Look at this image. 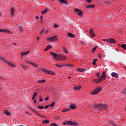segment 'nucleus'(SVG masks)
Returning a JSON list of instances; mask_svg holds the SVG:
<instances>
[{
  "mask_svg": "<svg viewBox=\"0 0 126 126\" xmlns=\"http://www.w3.org/2000/svg\"><path fill=\"white\" fill-rule=\"evenodd\" d=\"M59 58H60L61 60H64V61H65V60H66V57L63 55H59Z\"/></svg>",
  "mask_w": 126,
  "mask_h": 126,
  "instance_id": "nucleus-23",
  "label": "nucleus"
},
{
  "mask_svg": "<svg viewBox=\"0 0 126 126\" xmlns=\"http://www.w3.org/2000/svg\"><path fill=\"white\" fill-rule=\"evenodd\" d=\"M122 93V94H126V88L123 90Z\"/></svg>",
  "mask_w": 126,
  "mask_h": 126,
  "instance_id": "nucleus-39",
  "label": "nucleus"
},
{
  "mask_svg": "<svg viewBox=\"0 0 126 126\" xmlns=\"http://www.w3.org/2000/svg\"><path fill=\"white\" fill-rule=\"evenodd\" d=\"M99 109H100V110H107L108 106L107 104H100Z\"/></svg>",
  "mask_w": 126,
  "mask_h": 126,
  "instance_id": "nucleus-7",
  "label": "nucleus"
},
{
  "mask_svg": "<svg viewBox=\"0 0 126 126\" xmlns=\"http://www.w3.org/2000/svg\"><path fill=\"white\" fill-rule=\"evenodd\" d=\"M95 51H96V47H94V48H93L92 52H93V53H95Z\"/></svg>",
  "mask_w": 126,
  "mask_h": 126,
  "instance_id": "nucleus-42",
  "label": "nucleus"
},
{
  "mask_svg": "<svg viewBox=\"0 0 126 126\" xmlns=\"http://www.w3.org/2000/svg\"><path fill=\"white\" fill-rule=\"evenodd\" d=\"M35 18L36 19H39V16H37Z\"/></svg>",
  "mask_w": 126,
  "mask_h": 126,
  "instance_id": "nucleus-63",
  "label": "nucleus"
},
{
  "mask_svg": "<svg viewBox=\"0 0 126 126\" xmlns=\"http://www.w3.org/2000/svg\"><path fill=\"white\" fill-rule=\"evenodd\" d=\"M26 114H28V115H30V116H32V114L29 113L28 112H27V111H26Z\"/></svg>",
  "mask_w": 126,
  "mask_h": 126,
  "instance_id": "nucleus-53",
  "label": "nucleus"
},
{
  "mask_svg": "<svg viewBox=\"0 0 126 126\" xmlns=\"http://www.w3.org/2000/svg\"><path fill=\"white\" fill-rule=\"evenodd\" d=\"M0 60L2 61L3 62V63H6L8 61H7L6 60H5L2 56H0Z\"/></svg>",
  "mask_w": 126,
  "mask_h": 126,
  "instance_id": "nucleus-19",
  "label": "nucleus"
},
{
  "mask_svg": "<svg viewBox=\"0 0 126 126\" xmlns=\"http://www.w3.org/2000/svg\"><path fill=\"white\" fill-rule=\"evenodd\" d=\"M96 76L99 77V76H100V73H97L96 74Z\"/></svg>",
  "mask_w": 126,
  "mask_h": 126,
  "instance_id": "nucleus-50",
  "label": "nucleus"
},
{
  "mask_svg": "<svg viewBox=\"0 0 126 126\" xmlns=\"http://www.w3.org/2000/svg\"><path fill=\"white\" fill-rule=\"evenodd\" d=\"M112 76L113 77H115V78H119V74L115 73V72H112L111 73Z\"/></svg>",
  "mask_w": 126,
  "mask_h": 126,
  "instance_id": "nucleus-13",
  "label": "nucleus"
},
{
  "mask_svg": "<svg viewBox=\"0 0 126 126\" xmlns=\"http://www.w3.org/2000/svg\"><path fill=\"white\" fill-rule=\"evenodd\" d=\"M50 126H59V125H57V124L55 123H52L50 124Z\"/></svg>",
  "mask_w": 126,
  "mask_h": 126,
  "instance_id": "nucleus-40",
  "label": "nucleus"
},
{
  "mask_svg": "<svg viewBox=\"0 0 126 126\" xmlns=\"http://www.w3.org/2000/svg\"><path fill=\"white\" fill-rule=\"evenodd\" d=\"M37 96V93H34L32 95V99L34 100L35 98H36V96Z\"/></svg>",
  "mask_w": 126,
  "mask_h": 126,
  "instance_id": "nucleus-33",
  "label": "nucleus"
},
{
  "mask_svg": "<svg viewBox=\"0 0 126 126\" xmlns=\"http://www.w3.org/2000/svg\"><path fill=\"white\" fill-rule=\"evenodd\" d=\"M63 126H78V123L72 121H67L63 123Z\"/></svg>",
  "mask_w": 126,
  "mask_h": 126,
  "instance_id": "nucleus-1",
  "label": "nucleus"
},
{
  "mask_svg": "<svg viewBox=\"0 0 126 126\" xmlns=\"http://www.w3.org/2000/svg\"><path fill=\"white\" fill-rule=\"evenodd\" d=\"M18 28L20 29V31L21 32H22V31H23V27H22V25H21L20 24H19L18 25Z\"/></svg>",
  "mask_w": 126,
  "mask_h": 126,
  "instance_id": "nucleus-25",
  "label": "nucleus"
},
{
  "mask_svg": "<svg viewBox=\"0 0 126 126\" xmlns=\"http://www.w3.org/2000/svg\"><path fill=\"white\" fill-rule=\"evenodd\" d=\"M3 113L6 116H11V113L6 110H4Z\"/></svg>",
  "mask_w": 126,
  "mask_h": 126,
  "instance_id": "nucleus-14",
  "label": "nucleus"
},
{
  "mask_svg": "<svg viewBox=\"0 0 126 126\" xmlns=\"http://www.w3.org/2000/svg\"><path fill=\"white\" fill-rule=\"evenodd\" d=\"M101 90H102V88L100 87L97 88L94 91L91 92V95H96V94H99Z\"/></svg>",
  "mask_w": 126,
  "mask_h": 126,
  "instance_id": "nucleus-4",
  "label": "nucleus"
},
{
  "mask_svg": "<svg viewBox=\"0 0 126 126\" xmlns=\"http://www.w3.org/2000/svg\"><path fill=\"white\" fill-rule=\"evenodd\" d=\"M33 103L34 104H36V99H34V100H33Z\"/></svg>",
  "mask_w": 126,
  "mask_h": 126,
  "instance_id": "nucleus-60",
  "label": "nucleus"
},
{
  "mask_svg": "<svg viewBox=\"0 0 126 126\" xmlns=\"http://www.w3.org/2000/svg\"><path fill=\"white\" fill-rule=\"evenodd\" d=\"M54 28H58V27H59V25H54Z\"/></svg>",
  "mask_w": 126,
  "mask_h": 126,
  "instance_id": "nucleus-46",
  "label": "nucleus"
},
{
  "mask_svg": "<svg viewBox=\"0 0 126 126\" xmlns=\"http://www.w3.org/2000/svg\"><path fill=\"white\" fill-rule=\"evenodd\" d=\"M37 116H38V117H40V116H41V115H40V114L38 113L37 114Z\"/></svg>",
  "mask_w": 126,
  "mask_h": 126,
  "instance_id": "nucleus-62",
  "label": "nucleus"
},
{
  "mask_svg": "<svg viewBox=\"0 0 126 126\" xmlns=\"http://www.w3.org/2000/svg\"><path fill=\"white\" fill-rule=\"evenodd\" d=\"M58 67H63V65H58Z\"/></svg>",
  "mask_w": 126,
  "mask_h": 126,
  "instance_id": "nucleus-49",
  "label": "nucleus"
},
{
  "mask_svg": "<svg viewBox=\"0 0 126 126\" xmlns=\"http://www.w3.org/2000/svg\"><path fill=\"white\" fill-rule=\"evenodd\" d=\"M61 3H65L66 5H67V1L65 0H58Z\"/></svg>",
  "mask_w": 126,
  "mask_h": 126,
  "instance_id": "nucleus-27",
  "label": "nucleus"
},
{
  "mask_svg": "<svg viewBox=\"0 0 126 126\" xmlns=\"http://www.w3.org/2000/svg\"><path fill=\"white\" fill-rule=\"evenodd\" d=\"M47 47L48 48V50L50 49H52V46L51 45H48Z\"/></svg>",
  "mask_w": 126,
  "mask_h": 126,
  "instance_id": "nucleus-44",
  "label": "nucleus"
},
{
  "mask_svg": "<svg viewBox=\"0 0 126 126\" xmlns=\"http://www.w3.org/2000/svg\"><path fill=\"white\" fill-rule=\"evenodd\" d=\"M67 35L70 38H75V35L73 33H68Z\"/></svg>",
  "mask_w": 126,
  "mask_h": 126,
  "instance_id": "nucleus-20",
  "label": "nucleus"
},
{
  "mask_svg": "<svg viewBox=\"0 0 126 126\" xmlns=\"http://www.w3.org/2000/svg\"><path fill=\"white\" fill-rule=\"evenodd\" d=\"M104 3H108V2H107L106 0L103 1Z\"/></svg>",
  "mask_w": 126,
  "mask_h": 126,
  "instance_id": "nucleus-59",
  "label": "nucleus"
},
{
  "mask_svg": "<svg viewBox=\"0 0 126 126\" xmlns=\"http://www.w3.org/2000/svg\"><path fill=\"white\" fill-rule=\"evenodd\" d=\"M77 71H80V72H83V71H86L85 68H78L77 69Z\"/></svg>",
  "mask_w": 126,
  "mask_h": 126,
  "instance_id": "nucleus-26",
  "label": "nucleus"
},
{
  "mask_svg": "<svg viewBox=\"0 0 126 126\" xmlns=\"http://www.w3.org/2000/svg\"><path fill=\"white\" fill-rule=\"evenodd\" d=\"M86 1L88 2V3H90L92 1V0H86Z\"/></svg>",
  "mask_w": 126,
  "mask_h": 126,
  "instance_id": "nucleus-45",
  "label": "nucleus"
},
{
  "mask_svg": "<svg viewBox=\"0 0 126 126\" xmlns=\"http://www.w3.org/2000/svg\"><path fill=\"white\" fill-rule=\"evenodd\" d=\"M98 58H99V59H101V58H102L101 57V55L100 54H98Z\"/></svg>",
  "mask_w": 126,
  "mask_h": 126,
  "instance_id": "nucleus-55",
  "label": "nucleus"
},
{
  "mask_svg": "<svg viewBox=\"0 0 126 126\" xmlns=\"http://www.w3.org/2000/svg\"><path fill=\"white\" fill-rule=\"evenodd\" d=\"M0 60L2 61L3 62V63H6L8 61H7L6 60H5L2 56H0Z\"/></svg>",
  "mask_w": 126,
  "mask_h": 126,
  "instance_id": "nucleus-18",
  "label": "nucleus"
},
{
  "mask_svg": "<svg viewBox=\"0 0 126 126\" xmlns=\"http://www.w3.org/2000/svg\"><path fill=\"white\" fill-rule=\"evenodd\" d=\"M20 66H21L22 68H23V69H24V70H27V69H28V68H29V66L26 65H23L21 64L20 65Z\"/></svg>",
  "mask_w": 126,
  "mask_h": 126,
  "instance_id": "nucleus-10",
  "label": "nucleus"
},
{
  "mask_svg": "<svg viewBox=\"0 0 126 126\" xmlns=\"http://www.w3.org/2000/svg\"><path fill=\"white\" fill-rule=\"evenodd\" d=\"M41 71H43V72L45 73L46 74H51V75H55V74H56L55 72H54L51 70H49L45 69H41Z\"/></svg>",
  "mask_w": 126,
  "mask_h": 126,
  "instance_id": "nucleus-2",
  "label": "nucleus"
},
{
  "mask_svg": "<svg viewBox=\"0 0 126 126\" xmlns=\"http://www.w3.org/2000/svg\"><path fill=\"white\" fill-rule=\"evenodd\" d=\"M37 40L38 41H39V40H40V37H39V36H37Z\"/></svg>",
  "mask_w": 126,
  "mask_h": 126,
  "instance_id": "nucleus-61",
  "label": "nucleus"
},
{
  "mask_svg": "<svg viewBox=\"0 0 126 126\" xmlns=\"http://www.w3.org/2000/svg\"><path fill=\"white\" fill-rule=\"evenodd\" d=\"M40 118H45V116H40Z\"/></svg>",
  "mask_w": 126,
  "mask_h": 126,
  "instance_id": "nucleus-64",
  "label": "nucleus"
},
{
  "mask_svg": "<svg viewBox=\"0 0 126 126\" xmlns=\"http://www.w3.org/2000/svg\"><path fill=\"white\" fill-rule=\"evenodd\" d=\"M98 60L97 59H95L93 60V64L94 65H96V62H97Z\"/></svg>",
  "mask_w": 126,
  "mask_h": 126,
  "instance_id": "nucleus-34",
  "label": "nucleus"
},
{
  "mask_svg": "<svg viewBox=\"0 0 126 126\" xmlns=\"http://www.w3.org/2000/svg\"><path fill=\"white\" fill-rule=\"evenodd\" d=\"M49 49H48V47H47L46 48H45V49H44V52H47V51H48Z\"/></svg>",
  "mask_w": 126,
  "mask_h": 126,
  "instance_id": "nucleus-52",
  "label": "nucleus"
},
{
  "mask_svg": "<svg viewBox=\"0 0 126 126\" xmlns=\"http://www.w3.org/2000/svg\"><path fill=\"white\" fill-rule=\"evenodd\" d=\"M63 51L66 53V54H68V52L66 50V48L65 47H63Z\"/></svg>",
  "mask_w": 126,
  "mask_h": 126,
  "instance_id": "nucleus-38",
  "label": "nucleus"
},
{
  "mask_svg": "<svg viewBox=\"0 0 126 126\" xmlns=\"http://www.w3.org/2000/svg\"><path fill=\"white\" fill-rule=\"evenodd\" d=\"M34 113L35 115H38V112H37L36 110L35 111V112Z\"/></svg>",
  "mask_w": 126,
  "mask_h": 126,
  "instance_id": "nucleus-54",
  "label": "nucleus"
},
{
  "mask_svg": "<svg viewBox=\"0 0 126 126\" xmlns=\"http://www.w3.org/2000/svg\"><path fill=\"white\" fill-rule=\"evenodd\" d=\"M40 19H41V20H43V16H40Z\"/></svg>",
  "mask_w": 126,
  "mask_h": 126,
  "instance_id": "nucleus-57",
  "label": "nucleus"
},
{
  "mask_svg": "<svg viewBox=\"0 0 126 126\" xmlns=\"http://www.w3.org/2000/svg\"><path fill=\"white\" fill-rule=\"evenodd\" d=\"M81 45H84V42L81 41Z\"/></svg>",
  "mask_w": 126,
  "mask_h": 126,
  "instance_id": "nucleus-56",
  "label": "nucleus"
},
{
  "mask_svg": "<svg viewBox=\"0 0 126 126\" xmlns=\"http://www.w3.org/2000/svg\"><path fill=\"white\" fill-rule=\"evenodd\" d=\"M82 88V87H81V86H78L74 87H73V89H74V90H78V91H79V90H80V89H81Z\"/></svg>",
  "mask_w": 126,
  "mask_h": 126,
  "instance_id": "nucleus-21",
  "label": "nucleus"
},
{
  "mask_svg": "<svg viewBox=\"0 0 126 126\" xmlns=\"http://www.w3.org/2000/svg\"><path fill=\"white\" fill-rule=\"evenodd\" d=\"M59 35H55L51 37L48 38V40L50 41V42H57L58 40H59Z\"/></svg>",
  "mask_w": 126,
  "mask_h": 126,
  "instance_id": "nucleus-3",
  "label": "nucleus"
},
{
  "mask_svg": "<svg viewBox=\"0 0 126 126\" xmlns=\"http://www.w3.org/2000/svg\"><path fill=\"white\" fill-rule=\"evenodd\" d=\"M38 109H44V106H38Z\"/></svg>",
  "mask_w": 126,
  "mask_h": 126,
  "instance_id": "nucleus-48",
  "label": "nucleus"
},
{
  "mask_svg": "<svg viewBox=\"0 0 126 126\" xmlns=\"http://www.w3.org/2000/svg\"><path fill=\"white\" fill-rule=\"evenodd\" d=\"M54 59L55 60H56V61H58V62H60V61H62V59H61V58H60V56H58L57 58H55Z\"/></svg>",
  "mask_w": 126,
  "mask_h": 126,
  "instance_id": "nucleus-35",
  "label": "nucleus"
},
{
  "mask_svg": "<svg viewBox=\"0 0 126 126\" xmlns=\"http://www.w3.org/2000/svg\"><path fill=\"white\" fill-rule=\"evenodd\" d=\"M102 41L107 42V43H109V44H115V43H116V40L113 38L103 39Z\"/></svg>",
  "mask_w": 126,
  "mask_h": 126,
  "instance_id": "nucleus-5",
  "label": "nucleus"
},
{
  "mask_svg": "<svg viewBox=\"0 0 126 126\" xmlns=\"http://www.w3.org/2000/svg\"><path fill=\"white\" fill-rule=\"evenodd\" d=\"M46 81V80H39L38 81V82L39 83H43V82H45Z\"/></svg>",
  "mask_w": 126,
  "mask_h": 126,
  "instance_id": "nucleus-36",
  "label": "nucleus"
},
{
  "mask_svg": "<svg viewBox=\"0 0 126 126\" xmlns=\"http://www.w3.org/2000/svg\"><path fill=\"white\" fill-rule=\"evenodd\" d=\"M74 11L75 12H78V15L81 17H82V14H83V13H82L81 10H79V9L76 8L74 9Z\"/></svg>",
  "mask_w": 126,
  "mask_h": 126,
  "instance_id": "nucleus-6",
  "label": "nucleus"
},
{
  "mask_svg": "<svg viewBox=\"0 0 126 126\" xmlns=\"http://www.w3.org/2000/svg\"><path fill=\"white\" fill-rule=\"evenodd\" d=\"M50 123V121L48 120H45L42 122V124H49Z\"/></svg>",
  "mask_w": 126,
  "mask_h": 126,
  "instance_id": "nucleus-32",
  "label": "nucleus"
},
{
  "mask_svg": "<svg viewBox=\"0 0 126 126\" xmlns=\"http://www.w3.org/2000/svg\"><path fill=\"white\" fill-rule=\"evenodd\" d=\"M107 76V72H106V71H104L101 75V79H105L106 77Z\"/></svg>",
  "mask_w": 126,
  "mask_h": 126,
  "instance_id": "nucleus-9",
  "label": "nucleus"
},
{
  "mask_svg": "<svg viewBox=\"0 0 126 126\" xmlns=\"http://www.w3.org/2000/svg\"><path fill=\"white\" fill-rule=\"evenodd\" d=\"M102 81V79H94L93 80V83H94L95 84H97V83H99V82H101Z\"/></svg>",
  "mask_w": 126,
  "mask_h": 126,
  "instance_id": "nucleus-11",
  "label": "nucleus"
},
{
  "mask_svg": "<svg viewBox=\"0 0 126 126\" xmlns=\"http://www.w3.org/2000/svg\"><path fill=\"white\" fill-rule=\"evenodd\" d=\"M89 33L90 35L92 36V37H95L96 36V34H95V33H94V32L92 30V29H90V31H89Z\"/></svg>",
  "mask_w": 126,
  "mask_h": 126,
  "instance_id": "nucleus-12",
  "label": "nucleus"
},
{
  "mask_svg": "<svg viewBox=\"0 0 126 126\" xmlns=\"http://www.w3.org/2000/svg\"><path fill=\"white\" fill-rule=\"evenodd\" d=\"M54 106H55V101H53L51 104L50 105V107L51 108H53V107H54Z\"/></svg>",
  "mask_w": 126,
  "mask_h": 126,
  "instance_id": "nucleus-41",
  "label": "nucleus"
},
{
  "mask_svg": "<svg viewBox=\"0 0 126 126\" xmlns=\"http://www.w3.org/2000/svg\"><path fill=\"white\" fill-rule=\"evenodd\" d=\"M49 107H50V105H46V106L45 107L44 109H48V108H49Z\"/></svg>",
  "mask_w": 126,
  "mask_h": 126,
  "instance_id": "nucleus-47",
  "label": "nucleus"
},
{
  "mask_svg": "<svg viewBox=\"0 0 126 126\" xmlns=\"http://www.w3.org/2000/svg\"><path fill=\"white\" fill-rule=\"evenodd\" d=\"M45 101H47V100H49V97H47L45 98Z\"/></svg>",
  "mask_w": 126,
  "mask_h": 126,
  "instance_id": "nucleus-58",
  "label": "nucleus"
},
{
  "mask_svg": "<svg viewBox=\"0 0 126 126\" xmlns=\"http://www.w3.org/2000/svg\"><path fill=\"white\" fill-rule=\"evenodd\" d=\"M6 64H8V65H10V66H11V67H13V68L15 67V66H16V65L15 64H12L11 63L9 62L8 61L7 62Z\"/></svg>",
  "mask_w": 126,
  "mask_h": 126,
  "instance_id": "nucleus-17",
  "label": "nucleus"
},
{
  "mask_svg": "<svg viewBox=\"0 0 126 126\" xmlns=\"http://www.w3.org/2000/svg\"><path fill=\"white\" fill-rule=\"evenodd\" d=\"M39 101H40V102L43 101V99H42V98H41V97H39Z\"/></svg>",
  "mask_w": 126,
  "mask_h": 126,
  "instance_id": "nucleus-51",
  "label": "nucleus"
},
{
  "mask_svg": "<svg viewBox=\"0 0 126 126\" xmlns=\"http://www.w3.org/2000/svg\"><path fill=\"white\" fill-rule=\"evenodd\" d=\"M29 51H27V52H23L21 53V54L22 55V57L23 56H26V55H28V54H29Z\"/></svg>",
  "mask_w": 126,
  "mask_h": 126,
  "instance_id": "nucleus-31",
  "label": "nucleus"
},
{
  "mask_svg": "<svg viewBox=\"0 0 126 126\" xmlns=\"http://www.w3.org/2000/svg\"><path fill=\"white\" fill-rule=\"evenodd\" d=\"M26 63H27L32 64V65H33V66H35V67H37V66H38V65H36L35 63H34L29 61H26Z\"/></svg>",
  "mask_w": 126,
  "mask_h": 126,
  "instance_id": "nucleus-16",
  "label": "nucleus"
},
{
  "mask_svg": "<svg viewBox=\"0 0 126 126\" xmlns=\"http://www.w3.org/2000/svg\"><path fill=\"white\" fill-rule=\"evenodd\" d=\"M0 32H4L5 33H9V34H12V32L9 30H7L6 29H0Z\"/></svg>",
  "mask_w": 126,
  "mask_h": 126,
  "instance_id": "nucleus-8",
  "label": "nucleus"
},
{
  "mask_svg": "<svg viewBox=\"0 0 126 126\" xmlns=\"http://www.w3.org/2000/svg\"><path fill=\"white\" fill-rule=\"evenodd\" d=\"M30 109L31 111H32V112H35L36 111V110H35V109H33V108H32V107H30Z\"/></svg>",
  "mask_w": 126,
  "mask_h": 126,
  "instance_id": "nucleus-43",
  "label": "nucleus"
},
{
  "mask_svg": "<svg viewBox=\"0 0 126 126\" xmlns=\"http://www.w3.org/2000/svg\"><path fill=\"white\" fill-rule=\"evenodd\" d=\"M95 7V5L90 4L86 6V8H94Z\"/></svg>",
  "mask_w": 126,
  "mask_h": 126,
  "instance_id": "nucleus-24",
  "label": "nucleus"
},
{
  "mask_svg": "<svg viewBox=\"0 0 126 126\" xmlns=\"http://www.w3.org/2000/svg\"><path fill=\"white\" fill-rule=\"evenodd\" d=\"M11 15V16H13L14 14V12H15V10H14V8H11L10 10Z\"/></svg>",
  "mask_w": 126,
  "mask_h": 126,
  "instance_id": "nucleus-22",
  "label": "nucleus"
},
{
  "mask_svg": "<svg viewBox=\"0 0 126 126\" xmlns=\"http://www.w3.org/2000/svg\"><path fill=\"white\" fill-rule=\"evenodd\" d=\"M121 48H123V49H124V50H126V44H123L121 46Z\"/></svg>",
  "mask_w": 126,
  "mask_h": 126,
  "instance_id": "nucleus-37",
  "label": "nucleus"
},
{
  "mask_svg": "<svg viewBox=\"0 0 126 126\" xmlns=\"http://www.w3.org/2000/svg\"><path fill=\"white\" fill-rule=\"evenodd\" d=\"M50 55H51L53 57H54V58H57L58 57V54L54 52H50Z\"/></svg>",
  "mask_w": 126,
  "mask_h": 126,
  "instance_id": "nucleus-28",
  "label": "nucleus"
},
{
  "mask_svg": "<svg viewBox=\"0 0 126 126\" xmlns=\"http://www.w3.org/2000/svg\"><path fill=\"white\" fill-rule=\"evenodd\" d=\"M69 108L71 110H75V109H76V106L74 104H71L69 105Z\"/></svg>",
  "mask_w": 126,
  "mask_h": 126,
  "instance_id": "nucleus-15",
  "label": "nucleus"
},
{
  "mask_svg": "<svg viewBox=\"0 0 126 126\" xmlns=\"http://www.w3.org/2000/svg\"><path fill=\"white\" fill-rule=\"evenodd\" d=\"M68 111H70V109H69V108H64L62 110V112H63V113H65V112H68Z\"/></svg>",
  "mask_w": 126,
  "mask_h": 126,
  "instance_id": "nucleus-30",
  "label": "nucleus"
},
{
  "mask_svg": "<svg viewBox=\"0 0 126 126\" xmlns=\"http://www.w3.org/2000/svg\"><path fill=\"white\" fill-rule=\"evenodd\" d=\"M47 12H48V9L47 8L43 10L42 12H41V14H46V13H47Z\"/></svg>",
  "mask_w": 126,
  "mask_h": 126,
  "instance_id": "nucleus-29",
  "label": "nucleus"
}]
</instances>
